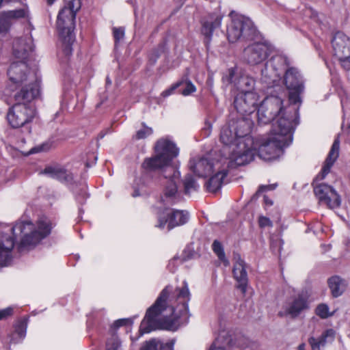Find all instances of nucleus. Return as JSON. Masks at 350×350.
Returning <instances> with one entry per match:
<instances>
[{
    "label": "nucleus",
    "mask_w": 350,
    "mask_h": 350,
    "mask_svg": "<svg viewBox=\"0 0 350 350\" xmlns=\"http://www.w3.org/2000/svg\"><path fill=\"white\" fill-rule=\"evenodd\" d=\"M172 289L171 286H165L154 304L148 309L139 327L140 335L158 329L175 331L183 323V321L188 319V303L191 295L186 281H183V286L176 288L170 297L169 303L172 314L169 317L158 318L167 308V300Z\"/></svg>",
    "instance_id": "nucleus-1"
},
{
    "label": "nucleus",
    "mask_w": 350,
    "mask_h": 350,
    "mask_svg": "<svg viewBox=\"0 0 350 350\" xmlns=\"http://www.w3.org/2000/svg\"><path fill=\"white\" fill-rule=\"evenodd\" d=\"M252 120L247 118L230 120L228 124L221 130L220 140L230 146V167L243 165L254 160L256 154V146L250 135Z\"/></svg>",
    "instance_id": "nucleus-2"
},
{
    "label": "nucleus",
    "mask_w": 350,
    "mask_h": 350,
    "mask_svg": "<svg viewBox=\"0 0 350 350\" xmlns=\"http://www.w3.org/2000/svg\"><path fill=\"white\" fill-rule=\"evenodd\" d=\"M51 223L46 217L40 218L36 225L31 222L17 223L10 229V234L0 231V267L8 266L12 262V250L15 244L16 231L21 234L18 250L36 246L51 232Z\"/></svg>",
    "instance_id": "nucleus-3"
},
{
    "label": "nucleus",
    "mask_w": 350,
    "mask_h": 350,
    "mask_svg": "<svg viewBox=\"0 0 350 350\" xmlns=\"http://www.w3.org/2000/svg\"><path fill=\"white\" fill-rule=\"evenodd\" d=\"M154 152V157L144 159L142 167L146 172L161 171L163 177L167 179L164 191L165 196L174 197L177 193L175 179L179 178L180 172L171 165V163L178 155L179 148L170 139L161 138L155 144Z\"/></svg>",
    "instance_id": "nucleus-4"
},
{
    "label": "nucleus",
    "mask_w": 350,
    "mask_h": 350,
    "mask_svg": "<svg viewBox=\"0 0 350 350\" xmlns=\"http://www.w3.org/2000/svg\"><path fill=\"white\" fill-rule=\"evenodd\" d=\"M39 95V89L36 84H31L28 88L21 89L14 95L16 103L7 113V120L13 129L23 127L27 134L31 133V123L36 116V110L29 103Z\"/></svg>",
    "instance_id": "nucleus-5"
},
{
    "label": "nucleus",
    "mask_w": 350,
    "mask_h": 350,
    "mask_svg": "<svg viewBox=\"0 0 350 350\" xmlns=\"http://www.w3.org/2000/svg\"><path fill=\"white\" fill-rule=\"evenodd\" d=\"M291 104L284 109L283 100L278 96H268L260 104L257 110L258 122L260 124H266L276 119L272 124V129L278 124L279 121L287 119L291 123V132L299 124V107Z\"/></svg>",
    "instance_id": "nucleus-6"
},
{
    "label": "nucleus",
    "mask_w": 350,
    "mask_h": 350,
    "mask_svg": "<svg viewBox=\"0 0 350 350\" xmlns=\"http://www.w3.org/2000/svg\"><path fill=\"white\" fill-rule=\"evenodd\" d=\"M291 123L287 119L282 118L274 129H271L269 136L259 145L256 153L265 161L274 160L284 153V148L293 141Z\"/></svg>",
    "instance_id": "nucleus-7"
},
{
    "label": "nucleus",
    "mask_w": 350,
    "mask_h": 350,
    "mask_svg": "<svg viewBox=\"0 0 350 350\" xmlns=\"http://www.w3.org/2000/svg\"><path fill=\"white\" fill-rule=\"evenodd\" d=\"M340 139L337 136L331 147L328 155L324 162L321 172L317 175L312 185L314 193L322 204H325L329 208H338L340 206L341 199L340 195L333 187L325 183H317L318 179L323 180L330 172L331 167L339 156Z\"/></svg>",
    "instance_id": "nucleus-8"
},
{
    "label": "nucleus",
    "mask_w": 350,
    "mask_h": 350,
    "mask_svg": "<svg viewBox=\"0 0 350 350\" xmlns=\"http://www.w3.org/2000/svg\"><path fill=\"white\" fill-rule=\"evenodd\" d=\"M81 0H70L59 10L57 18V28L61 42V51L66 57L72 53V44L75 41V18L81 9Z\"/></svg>",
    "instance_id": "nucleus-9"
},
{
    "label": "nucleus",
    "mask_w": 350,
    "mask_h": 350,
    "mask_svg": "<svg viewBox=\"0 0 350 350\" xmlns=\"http://www.w3.org/2000/svg\"><path fill=\"white\" fill-rule=\"evenodd\" d=\"M231 23L227 29L230 42H235L240 38L252 40L256 34V29L252 21L243 16L238 15L234 11L230 12Z\"/></svg>",
    "instance_id": "nucleus-10"
},
{
    "label": "nucleus",
    "mask_w": 350,
    "mask_h": 350,
    "mask_svg": "<svg viewBox=\"0 0 350 350\" xmlns=\"http://www.w3.org/2000/svg\"><path fill=\"white\" fill-rule=\"evenodd\" d=\"M8 75L13 83L22 85L21 89H29L31 84H36L40 90V81L38 77L35 73L30 72L25 60L12 63L8 70Z\"/></svg>",
    "instance_id": "nucleus-11"
},
{
    "label": "nucleus",
    "mask_w": 350,
    "mask_h": 350,
    "mask_svg": "<svg viewBox=\"0 0 350 350\" xmlns=\"http://www.w3.org/2000/svg\"><path fill=\"white\" fill-rule=\"evenodd\" d=\"M283 82L288 90V99L292 105L301 103L300 94L304 89V81L297 68L291 66L286 70Z\"/></svg>",
    "instance_id": "nucleus-12"
},
{
    "label": "nucleus",
    "mask_w": 350,
    "mask_h": 350,
    "mask_svg": "<svg viewBox=\"0 0 350 350\" xmlns=\"http://www.w3.org/2000/svg\"><path fill=\"white\" fill-rule=\"evenodd\" d=\"M222 81L226 85H233L239 92H253L254 90V78L233 68L228 69L223 75Z\"/></svg>",
    "instance_id": "nucleus-13"
},
{
    "label": "nucleus",
    "mask_w": 350,
    "mask_h": 350,
    "mask_svg": "<svg viewBox=\"0 0 350 350\" xmlns=\"http://www.w3.org/2000/svg\"><path fill=\"white\" fill-rule=\"evenodd\" d=\"M272 46L267 42H254L244 50V58L249 64L257 65L270 55Z\"/></svg>",
    "instance_id": "nucleus-14"
},
{
    "label": "nucleus",
    "mask_w": 350,
    "mask_h": 350,
    "mask_svg": "<svg viewBox=\"0 0 350 350\" xmlns=\"http://www.w3.org/2000/svg\"><path fill=\"white\" fill-rule=\"evenodd\" d=\"M290 64L286 56L274 55L266 63L265 68L262 70V75L275 81V78L280 77L282 72H285L286 70L291 67Z\"/></svg>",
    "instance_id": "nucleus-15"
},
{
    "label": "nucleus",
    "mask_w": 350,
    "mask_h": 350,
    "mask_svg": "<svg viewBox=\"0 0 350 350\" xmlns=\"http://www.w3.org/2000/svg\"><path fill=\"white\" fill-rule=\"evenodd\" d=\"M189 219L188 211L172 209L170 213H163L159 216L156 227L163 229L167 224V230L170 231L175 227L185 224Z\"/></svg>",
    "instance_id": "nucleus-16"
},
{
    "label": "nucleus",
    "mask_w": 350,
    "mask_h": 350,
    "mask_svg": "<svg viewBox=\"0 0 350 350\" xmlns=\"http://www.w3.org/2000/svg\"><path fill=\"white\" fill-rule=\"evenodd\" d=\"M220 164V161H215L209 156H204L190 159L189 167L198 176L205 178L213 174Z\"/></svg>",
    "instance_id": "nucleus-17"
},
{
    "label": "nucleus",
    "mask_w": 350,
    "mask_h": 350,
    "mask_svg": "<svg viewBox=\"0 0 350 350\" xmlns=\"http://www.w3.org/2000/svg\"><path fill=\"white\" fill-rule=\"evenodd\" d=\"M258 96L254 92H239L234 97V107L240 114L245 116L255 111L257 108Z\"/></svg>",
    "instance_id": "nucleus-18"
},
{
    "label": "nucleus",
    "mask_w": 350,
    "mask_h": 350,
    "mask_svg": "<svg viewBox=\"0 0 350 350\" xmlns=\"http://www.w3.org/2000/svg\"><path fill=\"white\" fill-rule=\"evenodd\" d=\"M308 308V297L306 294L301 293L286 303L284 311H280L278 315L281 317L289 315L292 318L297 317L299 314Z\"/></svg>",
    "instance_id": "nucleus-19"
},
{
    "label": "nucleus",
    "mask_w": 350,
    "mask_h": 350,
    "mask_svg": "<svg viewBox=\"0 0 350 350\" xmlns=\"http://www.w3.org/2000/svg\"><path fill=\"white\" fill-rule=\"evenodd\" d=\"M13 55L16 58L25 60L33 50V39L29 34L24 38H18L13 42Z\"/></svg>",
    "instance_id": "nucleus-20"
},
{
    "label": "nucleus",
    "mask_w": 350,
    "mask_h": 350,
    "mask_svg": "<svg viewBox=\"0 0 350 350\" xmlns=\"http://www.w3.org/2000/svg\"><path fill=\"white\" fill-rule=\"evenodd\" d=\"M229 160V158L228 159ZM229 161L227 163V166L224 167L220 164L217 168L215 169V173L208 180L206 183V189L209 192L215 193L219 190L222 186L224 178L228 174V168H235L238 165L233 167H230L228 165Z\"/></svg>",
    "instance_id": "nucleus-21"
},
{
    "label": "nucleus",
    "mask_w": 350,
    "mask_h": 350,
    "mask_svg": "<svg viewBox=\"0 0 350 350\" xmlns=\"http://www.w3.org/2000/svg\"><path fill=\"white\" fill-rule=\"evenodd\" d=\"M234 260L235 262L232 269L233 276L238 283L237 288L240 289L243 293H245L248 283L245 263L240 256H235Z\"/></svg>",
    "instance_id": "nucleus-22"
},
{
    "label": "nucleus",
    "mask_w": 350,
    "mask_h": 350,
    "mask_svg": "<svg viewBox=\"0 0 350 350\" xmlns=\"http://www.w3.org/2000/svg\"><path fill=\"white\" fill-rule=\"evenodd\" d=\"M223 16L219 13H212L202 22V33L206 39V44L211 42L213 31L219 28L221 24Z\"/></svg>",
    "instance_id": "nucleus-23"
},
{
    "label": "nucleus",
    "mask_w": 350,
    "mask_h": 350,
    "mask_svg": "<svg viewBox=\"0 0 350 350\" xmlns=\"http://www.w3.org/2000/svg\"><path fill=\"white\" fill-rule=\"evenodd\" d=\"M334 55L343 57L346 53H350V39L341 31L336 32L332 40Z\"/></svg>",
    "instance_id": "nucleus-24"
},
{
    "label": "nucleus",
    "mask_w": 350,
    "mask_h": 350,
    "mask_svg": "<svg viewBox=\"0 0 350 350\" xmlns=\"http://www.w3.org/2000/svg\"><path fill=\"white\" fill-rule=\"evenodd\" d=\"M42 173L65 183H70L73 180L72 174L59 166H47Z\"/></svg>",
    "instance_id": "nucleus-25"
},
{
    "label": "nucleus",
    "mask_w": 350,
    "mask_h": 350,
    "mask_svg": "<svg viewBox=\"0 0 350 350\" xmlns=\"http://www.w3.org/2000/svg\"><path fill=\"white\" fill-rule=\"evenodd\" d=\"M236 345L237 344L231 335L226 332H221L208 350H226L227 348Z\"/></svg>",
    "instance_id": "nucleus-26"
},
{
    "label": "nucleus",
    "mask_w": 350,
    "mask_h": 350,
    "mask_svg": "<svg viewBox=\"0 0 350 350\" xmlns=\"http://www.w3.org/2000/svg\"><path fill=\"white\" fill-rule=\"evenodd\" d=\"M335 332L332 329L325 330L319 338L311 336L308 339V343L311 346L312 350H321L327 343V339L329 338L334 340Z\"/></svg>",
    "instance_id": "nucleus-27"
},
{
    "label": "nucleus",
    "mask_w": 350,
    "mask_h": 350,
    "mask_svg": "<svg viewBox=\"0 0 350 350\" xmlns=\"http://www.w3.org/2000/svg\"><path fill=\"white\" fill-rule=\"evenodd\" d=\"M328 285L334 297L340 296L347 286L345 280L337 275L332 276L328 280Z\"/></svg>",
    "instance_id": "nucleus-28"
},
{
    "label": "nucleus",
    "mask_w": 350,
    "mask_h": 350,
    "mask_svg": "<svg viewBox=\"0 0 350 350\" xmlns=\"http://www.w3.org/2000/svg\"><path fill=\"white\" fill-rule=\"evenodd\" d=\"M175 340L174 339L169 340L165 343H161L159 340L152 339L146 342L140 350H158L159 346L160 350H174Z\"/></svg>",
    "instance_id": "nucleus-29"
},
{
    "label": "nucleus",
    "mask_w": 350,
    "mask_h": 350,
    "mask_svg": "<svg viewBox=\"0 0 350 350\" xmlns=\"http://www.w3.org/2000/svg\"><path fill=\"white\" fill-rule=\"evenodd\" d=\"M28 8L25 6L18 10H9L3 12V16H5L10 21L11 19H18L25 18L28 16Z\"/></svg>",
    "instance_id": "nucleus-30"
},
{
    "label": "nucleus",
    "mask_w": 350,
    "mask_h": 350,
    "mask_svg": "<svg viewBox=\"0 0 350 350\" xmlns=\"http://www.w3.org/2000/svg\"><path fill=\"white\" fill-rule=\"evenodd\" d=\"M185 193L189 194L192 191H197L199 185H198L196 179L191 174H187L183 180Z\"/></svg>",
    "instance_id": "nucleus-31"
},
{
    "label": "nucleus",
    "mask_w": 350,
    "mask_h": 350,
    "mask_svg": "<svg viewBox=\"0 0 350 350\" xmlns=\"http://www.w3.org/2000/svg\"><path fill=\"white\" fill-rule=\"evenodd\" d=\"M212 249H213V251L214 252V253L218 257V258L221 261H222L225 265H228L229 264L228 260L226 258L223 246L219 241L215 240L213 241V243L212 244Z\"/></svg>",
    "instance_id": "nucleus-32"
},
{
    "label": "nucleus",
    "mask_w": 350,
    "mask_h": 350,
    "mask_svg": "<svg viewBox=\"0 0 350 350\" xmlns=\"http://www.w3.org/2000/svg\"><path fill=\"white\" fill-rule=\"evenodd\" d=\"M28 319L22 318L17 321L14 325L15 332L20 338H24L26 335Z\"/></svg>",
    "instance_id": "nucleus-33"
},
{
    "label": "nucleus",
    "mask_w": 350,
    "mask_h": 350,
    "mask_svg": "<svg viewBox=\"0 0 350 350\" xmlns=\"http://www.w3.org/2000/svg\"><path fill=\"white\" fill-rule=\"evenodd\" d=\"M74 192L75 193L76 200L81 204H84L86 199L89 197L85 185H81L80 188L76 187L74 189Z\"/></svg>",
    "instance_id": "nucleus-34"
},
{
    "label": "nucleus",
    "mask_w": 350,
    "mask_h": 350,
    "mask_svg": "<svg viewBox=\"0 0 350 350\" xmlns=\"http://www.w3.org/2000/svg\"><path fill=\"white\" fill-rule=\"evenodd\" d=\"M142 129L137 131L134 138L135 139H144L151 135L153 133V129L151 127L146 126L144 122L142 123Z\"/></svg>",
    "instance_id": "nucleus-35"
},
{
    "label": "nucleus",
    "mask_w": 350,
    "mask_h": 350,
    "mask_svg": "<svg viewBox=\"0 0 350 350\" xmlns=\"http://www.w3.org/2000/svg\"><path fill=\"white\" fill-rule=\"evenodd\" d=\"M107 350H120L121 348V342L118 337L113 335L107 342Z\"/></svg>",
    "instance_id": "nucleus-36"
},
{
    "label": "nucleus",
    "mask_w": 350,
    "mask_h": 350,
    "mask_svg": "<svg viewBox=\"0 0 350 350\" xmlns=\"http://www.w3.org/2000/svg\"><path fill=\"white\" fill-rule=\"evenodd\" d=\"M11 22L5 16H3V12L0 14V33H6L10 29Z\"/></svg>",
    "instance_id": "nucleus-37"
},
{
    "label": "nucleus",
    "mask_w": 350,
    "mask_h": 350,
    "mask_svg": "<svg viewBox=\"0 0 350 350\" xmlns=\"http://www.w3.org/2000/svg\"><path fill=\"white\" fill-rule=\"evenodd\" d=\"M316 314L320 317L321 319L327 318L329 314V307L327 305L321 304H319L316 309Z\"/></svg>",
    "instance_id": "nucleus-38"
},
{
    "label": "nucleus",
    "mask_w": 350,
    "mask_h": 350,
    "mask_svg": "<svg viewBox=\"0 0 350 350\" xmlns=\"http://www.w3.org/2000/svg\"><path fill=\"white\" fill-rule=\"evenodd\" d=\"M277 184H271L268 185H260L257 191L252 197V200H254L264 191L267 190H273L276 188Z\"/></svg>",
    "instance_id": "nucleus-39"
},
{
    "label": "nucleus",
    "mask_w": 350,
    "mask_h": 350,
    "mask_svg": "<svg viewBox=\"0 0 350 350\" xmlns=\"http://www.w3.org/2000/svg\"><path fill=\"white\" fill-rule=\"evenodd\" d=\"M336 57L338 59L342 67L345 70H350V53L345 54L343 55V57Z\"/></svg>",
    "instance_id": "nucleus-40"
},
{
    "label": "nucleus",
    "mask_w": 350,
    "mask_h": 350,
    "mask_svg": "<svg viewBox=\"0 0 350 350\" xmlns=\"http://www.w3.org/2000/svg\"><path fill=\"white\" fill-rule=\"evenodd\" d=\"M113 35L114 37L115 42L116 44L124 38V28L122 27H113Z\"/></svg>",
    "instance_id": "nucleus-41"
},
{
    "label": "nucleus",
    "mask_w": 350,
    "mask_h": 350,
    "mask_svg": "<svg viewBox=\"0 0 350 350\" xmlns=\"http://www.w3.org/2000/svg\"><path fill=\"white\" fill-rule=\"evenodd\" d=\"M133 320L131 319H120L116 320L112 325V327L117 329L122 326L131 325Z\"/></svg>",
    "instance_id": "nucleus-42"
},
{
    "label": "nucleus",
    "mask_w": 350,
    "mask_h": 350,
    "mask_svg": "<svg viewBox=\"0 0 350 350\" xmlns=\"http://www.w3.org/2000/svg\"><path fill=\"white\" fill-rule=\"evenodd\" d=\"M196 88L195 85L190 81H187L185 88L182 90L181 94L184 96H188L191 93L196 92Z\"/></svg>",
    "instance_id": "nucleus-43"
},
{
    "label": "nucleus",
    "mask_w": 350,
    "mask_h": 350,
    "mask_svg": "<svg viewBox=\"0 0 350 350\" xmlns=\"http://www.w3.org/2000/svg\"><path fill=\"white\" fill-rule=\"evenodd\" d=\"M258 225L260 228L272 227L273 223L269 217L260 216L258 218Z\"/></svg>",
    "instance_id": "nucleus-44"
},
{
    "label": "nucleus",
    "mask_w": 350,
    "mask_h": 350,
    "mask_svg": "<svg viewBox=\"0 0 350 350\" xmlns=\"http://www.w3.org/2000/svg\"><path fill=\"white\" fill-rule=\"evenodd\" d=\"M14 308L12 307H8L5 309L0 310V320L8 318L13 314Z\"/></svg>",
    "instance_id": "nucleus-45"
},
{
    "label": "nucleus",
    "mask_w": 350,
    "mask_h": 350,
    "mask_svg": "<svg viewBox=\"0 0 350 350\" xmlns=\"http://www.w3.org/2000/svg\"><path fill=\"white\" fill-rule=\"evenodd\" d=\"M182 82H178L175 84H174L173 85H172L170 88L164 90L162 93H161V95L163 96V97H167L170 95H171L172 94V92L176 89L178 88L180 85H182Z\"/></svg>",
    "instance_id": "nucleus-46"
},
{
    "label": "nucleus",
    "mask_w": 350,
    "mask_h": 350,
    "mask_svg": "<svg viewBox=\"0 0 350 350\" xmlns=\"http://www.w3.org/2000/svg\"><path fill=\"white\" fill-rule=\"evenodd\" d=\"M163 50V46L159 45V50L154 51L152 52L150 56V60H153L154 62H156L157 59L160 56V53Z\"/></svg>",
    "instance_id": "nucleus-47"
},
{
    "label": "nucleus",
    "mask_w": 350,
    "mask_h": 350,
    "mask_svg": "<svg viewBox=\"0 0 350 350\" xmlns=\"http://www.w3.org/2000/svg\"><path fill=\"white\" fill-rule=\"evenodd\" d=\"M175 261L176 258L171 260L167 265V268L171 272H174L176 270Z\"/></svg>",
    "instance_id": "nucleus-48"
},
{
    "label": "nucleus",
    "mask_w": 350,
    "mask_h": 350,
    "mask_svg": "<svg viewBox=\"0 0 350 350\" xmlns=\"http://www.w3.org/2000/svg\"><path fill=\"white\" fill-rule=\"evenodd\" d=\"M49 148L48 144H43L41 146L36 147L33 149V152H38L40 151L46 150Z\"/></svg>",
    "instance_id": "nucleus-49"
},
{
    "label": "nucleus",
    "mask_w": 350,
    "mask_h": 350,
    "mask_svg": "<svg viewBox=\"0 0 350 350\" xmlns=\"http://www.w3.org/2000/svg\"><path fill=\"white\" fill-rule=\"evenodd\" d=\"M305 12L306 14L308 15L310 17H313L316 16V13L311 8H307Z\"/></svg>",
    "instance_id": "nucleus-50"
},
{
    "label": "nucleus",
    "mask_w": 350,
    "mask_h": 350,
    "mask_svg": "<svg viewBox=\"0 0 350 350\" xmlns=\"http://www.w3.org/2000/svg\"><path fill=\"white\" fill-rule=\"evenodd\" d=\"M205 125H206V132L208 133V134H209L211 130V124L208 122V121H206L205 122Z\"/></svg>",
    "instance_id": "nucleus-51"
},
{
    "label": "nucleus",
    "mask_w": 350,
    "mask_h": 350,
    "mask_svg": "<svg viewBox=\"0 0 350 350\" xmlns=\"http://www.w3.org/2000/svg\"><path fill=\"white\" fill-rule=\"evenodd\" d=\"M264 201L267 205L271 206L273 204V202L270 199H269L268 197H267L266 196H264Z\"/></svg>",
    "instance_id": "nucleus-52"
},
{
    "label": "nucleus",
    "mask_w": 350,
    "mask_h": 350,
    "mask_svg": "<svg viewBox=\"0 0 350 350\" xmlns=\"http://www.w3.org/2000/svg\"><path fill=\"white\" fill-rule=\"evenodd\" d=\"M21 1V0H2L3 3H8L10 2Z\"/></svg>",
    "instance_id": "nucleus-53"
},
{
    "label": "nucleus",
    "mask_w": 350,
    "mask_h": 350,
    "mask_svg": "<svg viewBox=\"0 0 350 350\" xmlns=\"http://www.w3.org/2000/svg\"><path fill=\"white\" fill-rule=\"evenodd\" d=\"M298 350H306L305 349V344L302 343L299 345Z\"/></svg>",
    "instance_id": "nucleus-54"
},
{
    "label": "nucleus",
    "mask_w": 350,
    "mask_h": 350,
    "mask_svg": "<svg viewBox=\"0 0 350 350\" xmlns=\"http://www.w3.org/2000/svg\"><path fill=\"white\" fill-rule=\"evenodd\" d=\"M139 196V193L137 190H135L133 193L132 194L133 197H137Z\"/></svg>",
    "instance_id": "nucleus-55"
},
{
    "label": "nucleus",
    "mask_w": 350,
    "mask_h": 350,
    "mask_svg": "<svg viewBox=\"0 0 350 350\" xmlns=\"http://www.w3.org/2000/svg\"><path fill=\"white\" fill-rule=\"evenodd\" d=\"M56 0H47V3L49 5H51Z\"/></svg>",
    "instance_id": "nucleus-56"
},
{
    "label": "nucleus",
    "mask_w": 350,
    "mask_h": 350,
    "mask_svg": "<svg viewBox=\"0 0 350 350\" xmlns=\"http://www.w3.org/2000/svg\"><path fill=\"white\" fill-rule=\"evenodd\" d=\"M107 83H111V81H109V79L108 78H107Z\"/></svg>",
    "instance_id": "nucleus-57"
},
{
    "label": "nucleus",
    "mask_w": 350,
    "mask_h": 350,
    "mask_svg": "<svg viewBox=\"0 0 350 350\" xmlns=\"http://www.w3.org/2000/svg\"><path fill=\"white\" fill-rule=\"evenodd\" d=\"M2 4H3L2 0H0V8L1 7Z\"/></svg>",
    "instance_id": "nucleus-58"
}]
</instances>
